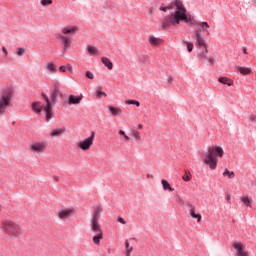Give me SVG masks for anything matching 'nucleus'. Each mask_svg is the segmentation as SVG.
<instances>
[{
	"instance_id": "obj_1",
	"label": "nucleus",
	"mask_w": 256,
	"mask_h": 256,
	"mask_svg": "<svg viewBox=\"0 0 256 256\" xmlns=\"http://www.w3.org/2000/svg\"><path fill=\"white\" fill-rule=\"evenodd\" d=\"M174 5L176 7L174 12H172L162 21V27L164 29H167L168 27H177V25H179L181 21H184V23H189L190 25H196L197 27H200L202 31L207 33V35H210L209 23L197 22V20H195V17L191 16V14H187V8H185L183 1L175 0Z\"/></svg>"
},
{
	"instance_id": "obj_2",
	"label": "nucleus",
	"mask_w": 256,
	"mask_h": 256,
	"mask_svg": "<svg viewBox=\"0 0 256 256\" xmlns=\"http://www.w3.org/2000/svg\"><path fill=\"white\" fill-rule=\"evenodd\" d=\"M225 152L223 148L220 146H212L208 149L207 153L202 156V159L210 169L215 170L217 169V157H223Z\"/></svg>"
},
{
	"instance_id": "obj_3",
	"label": "nucleus",
	"mask_w": 256,
	"mask_h": 256,
	"mask_svg": "<svg viewBox=\"0 0 256 256\" xmlns=\"http://www.w3.org/2000/svg\"><path fill=\"white\" fill-rule=\"evenodd\" d=\"M101 211H102L101 207L99 206L94 207V213L91 218L90 227L93 233H95V236L93 237L94 245H99V243H101V239H103V230H101V225H99Z\"/></svg>"
},
{
	"instance_id": "obj_4",
	"label": "nucleus",
	"mask_w": 256,
	"mask_h": 256,
	"mask_svg": "<svg viewBox=\"0 0 256 256\" xmlns=\"http://www.w3.org/2000/svg\"><path fill=\"white\" fill-rule=\"evenodd\" d=\"M42 97L46 102V105L43 106L41 105V102H34L32 103V109L33 111H35V113H41V111H45L47 121H51V119H53V107L51 104V100L49 99V96H47V94H42Z\"/></svg>"
},
{
	"instance_id": "obj_5",
	"label": "nucleus",
	"mask_w": 256,
	"mask_h": 256,
	"mask_svg": "<svg viewBox=\"0 0 256 256\" xmlns=\"http://www.w3.org/2000/svg\"><path fill=\"white\" fill-rule=\"evenodd\" d=\"M194 41H195L196 47L200 49V52L198 55L200 61H206L208 57L207 53H209V50H207V43L203 38V34H201V30H196V32L194 33Z\"/></svg>"
},
{
	"instance_id": "obj_6",
	"label": "nucleus",
	"mask_w": 256,
	"mask_h": 256,
	"mask_svg": "<svg viewBox=\"0 0 256 256\" xmlns=\"http://www.w3.org/2000/svg\"><path fill=\"white\" fill-rule=\"evenodd\" d=\"M13 98V92L10 90L4 92L0 97V115H3L7 111V107L11 105V99Z\"/></svg>"
},
{
	"instance_id": "obj_7",
	"label": "nucleus",
	"mask_w": 256,
	"mask_h": 256,
	"mask_svg": "<svg viewBox=\"0 0 256 256\" xmlns=\"http://www.w3.org/2000/svg\"><path fill=\"white\" fill-rule=\"evenodd\" d=\"M3 229L8 235H19L21 231V227H19V225L9 220L4 221Z\"/></svg>"
},
{
	"instance_id": "obj_8",
	"label": "nucleus",
	"mask_w": 256,
	"mask_h": 256,
	"mask_svg": "<svg viewBox=\"0 0 256 256\" xmlns=\"http://www.w3.org/2000/svg\"><path fill=\"white\" fill-rule=\"evenodd\" d=\"M93 141H95V132H92L90 137L81 141L78 144V147H80V149H82V151H89V149L91 148V145H93Z\"/></svg>"
},
{
	"instance_id": "obj_9",
	"label": "nucleus",
	"mask_w": 256,
	"mask_h": 256,
	"mask_svg": "<svg viewBox=\"0 0 256 256\" xmlns=\"http://www.w3.org/2000/svg\"><path fill=\"white\" fill-rule=\"evenodd\" d=\"M59 95H61V90L59 89V85L55 84L52 86L51 89L50 103L52 102L54 105L57 104V99H59Z\"/></svg>"
},
{
	"instance_id": "obj_10",
	"label": "nucleus",
	"mask_w": 256,
	"mask_h": 256,
	"mask_svg": "<svg viewBox=\"0 0 256 256\" xmlns=\"http://www.w3.org/2000/svg\"><path fill=\"white\" fill-rule=\"evenodd\" d=\"M47 148V144L45 142H35L30 145L31 151H35V153H43Z\"/></svg>"
},
{
	"instance_id": "obj_11",
	"label": "nucleus",
	"mask_w": 256,
	"mask_h": 256,
	"mask_svg": "<svg viewBox=\"0 0 256 256\" xmlns=\"http://www.w3.org/2000/svg\"><path fill=\"white\" fill-rule=\"evenodd\" d=\"M233 247L236 250L238 256H249V253H247L244 249L245 245L243 243L234 242Z\"/></svg>"
},
{
	"instance_id": "obj_12",
	"label": "nucleus",
	"mask_w": 256,
	"mask_h": 256,
	"mask_svg": "<svg viewBox=\"0 0 256 256\" xmlns=\"http://www.w3.org/2000/svg\"><path fill=\"white\" fill-rule=\"evenodd\" d=\"M59 39L61 43L64 45V51H69V49L71 48V44L73 43V40H71V37L60 35Z\"/></svg>"
},
{
	"instance_id": "obj_13",
	"label": "nucleus",
	"mask_w": 256,
	"mask_h": 256,
	"mask_svg": "<svg viewBox=\"0 0 256 256\" xmlns=\"http://www.w3.org/2000/svg\"><path fill=\"white\" fill-rule=\"evenodd\" d=\"M75 215V209H64L59 210L58 216L60 219H67L68 217H71Z\"/></svg>"
},
{
	"instance_id": "obj_14",
	"label": "nucleus",
	"mask_w": 256,
	"mask_h": 256,
	"mask_svg": "<svg viewBox=\"0 0 256 256\" xmlns=\"http://www.w3.org/2000/svg\"><path fill=\"white\" fill-rule=\"evenodd\" d=\"M63 35H75L77 33V27L75 26H68L62 29Z\"/></svg>"
},
{
	"instance_id": "obj_15",
	"label": "nucleus",
	"mask_w": 256,
	"mask_h": 256,
	"mask_svg": "<svg viewBox=\"0 0 256 256\" xmlns=\"http://www.w3.org/2000/svg\"><path fill=\"white\" fill-rule=\"evenodd\" d=\"M218 81L222 85H227L228 87H233V80L229 79L228 77H220V78H218Z\"/></svg>"
},
{
	"instance_id": "obj_16",
	"label": "nucleus",
	"mask_w": 256,
	"mask_h": 256,
	"mask_svg": "<svg viewBox=\"0 0 256 256\" xmlns=\"http://www.w3.org/2000/svg\"><path fill=\"white\" fill-rule=\"evenodd\" d=\"M81 99L82 98L79 96L70 95L68 103H69V105H79V103H81Z\"/></svg>"
},
{
	"instance_id": "obj_17",
	"label": "nucleus",
	"mask_w": 256,
	"mask_h": 256,
	"mask_svg": "<svg viewBox=\"0 0 256 256\" xmlns=\"http://www.w3.org/2000/svg\"><path fill=\"white\" fill-rule=\"evenodd\" d=\"M191 217L193 219H197L198 223H200L202 217H201V214H196V211H195V206L191 205L190 206V211H189Z\"/></svg>"
},
{
	"instance_id": "obj_18",
	"label": "nucleus",
	"mask_w": 256,
	"mask_h": 256,
	"mask_svg": "<svg viewBox=\"0 0 256 256\" xmlns=\"http://www.w3.org/2000/svg\"><path fill=\"white\" fill-rule=\"evenodd\" d=\"M65 131V128L55 129L50 132V135L51 137H61V135H64Z\"/></svg>"
},
{
	"instance_id": "obj_19",
	"label": "nucleus",
	"mask_w": 256,
	"mask_h": 256,
	"mask_svg": "<svg viewBox=\"0 0 256 256\" xmlns=\"http://www.w3.org/2000/svg\"><path fill=\"white\" fill-rule=\"evenodd\" d=\"M103 65H105V67H107V69H109L111 71V69H113V62L111 60H109V58L107 57H102L101 59Z\"/></svg>"
},
{
	"instance_id": "obj_20",
	"label": "nucleus",
	"mask_w": 256,
	"mask_h": 256,
	"mask_svg": "<svg viewBox=\"0 0 256 256\" xmlns=\"http://www.w3.org/2000/svg\"><path fill=\"white\" fill-rule=\"evenodd\" d=\"M109 111L111 115H114V117H117V115H121V113H123L120 108H115L114 106H109Z\"/></svg>"
},
{
	"instance_id": "obj_21",
	"label": "nucleus",
	"mask_w": 256,
	"mask_h": 256,
	"mask_svg": "<svg viewBox=\"0 0 256 256\" xmlns=\"http://www.w3.org/2000/svg\"><path fill=\"white\" fill-rule=\"evenodd\" d=\"M242 203L246 207H251V205H253V198H251L249 196H244V197H242Z\"/></svg>"
},
{
	"instance_id": "obj_22",
	"label": "nucleus",
	"mask_w": 256,
	"mask_h": 256,
	"mask_svg": "<svg viewBox=\"0 0 256 256\" xmlns=\"http://www.w3.org/2000/svg\"><path fill=\"white\" fill-rule=\"evenodd\" d=\"M238 71L239 73H241V75H251L252 70L249 67H238Z\"/></svg>"
},
{
	"instance_id": "obj_23",
	"label": "nucleus",
	"mask_w": 256,
	"mask_h": 256,
	"mask_svg": "<svg viewBox=\"0 0 256 256\" xmlns=\"http://www.w3.org/2000/svg\"><path fill=\"white\" fill-rule=\"evenodd\" d=\"M164 191H173V188H171V185L169 182L165 179L161 181Z\"/></svg>"
},
{
	"instance_id": "obj_24",
	"label": "nucleus",
	"mask_w": 256,
	"mask_h": 256,
	"mask_svg": "<svg viewBox=\"0 0 256 256\" xmlns=\"http://www.w3.org/2000/svg\"><path fill=\"white\" fill-rule=\"evenodd\" d=\"M149 42L154 46L157 47V45H161V39L150 37Z\"/></svg>"
},
{
	"instance_id": "obj_25",
	"label": "nucleus",
	"mask_w": 256,
	"mask_h": 256,
	"mask_svg": "<svg viewBox=\"0 0 256 256\" xmlns=\"http://www.w3.org/2000/svg\"><path fill=\"white\" fill-rule=\"evenodd\" d=\"M223 177H228V179H235V172L229 171V170H225L223 172Z\"/></svg>"
},
{
	"instance_id": "obj_26",
	"label": "nucleus",
	"mask_w": 256,
	"mask_h": 256,
	"mask_svg": "<svg viewBox=\"0 0 256 256\" xmlns=\"http://www.w3.org/2000/svg\"><path fill=\"white\" fill-rule=\"evenodd\" d=\"M125 246H126V256H131V253L133 252V247L129 245V241H125Z\"/></svg>"
},
{
	"instance_id": "obj_27",
	"label": "nucleus",
	"mask_w": 256,
	"mask_h": 256,
	"mask_svg": "<svg viewBox=\"0 0 256 256\" xmlns=\"http://www.w3.org/2000/svg\"><path fill=\"white\" fill-rule=\"evenodd\" d=\"M87 51L90 55H97L99 53V50L93 46H88Z\"/></svg>"
},
{
	"instance_id": "obj_28",
	"label": "nucleus",
	"mask_w": 256,
	"mask_h": 256,
	"mask_svg": "<svg viewBox=\"0 0 256 256\" xmlns=\"http://www.w3.org/2000/svg\"><path fill=\"white\" fill-rule=\"evenodd\" d=\"M191 172L189 170H185V174L182 176L183 181H191Z\"/></svg>"
},
{
	"instance_id": "obj_29",
	"label": "nucleus",
	"mask_w": 256,
	"mask_h": 256,
	"mask_svg": "<svg viewBox=\"0 0 256 256\" xmlns=\"http://www.w3.org/2000/svg\"><path fill=\"white\" fill-rule=\"evenodd\" d=\"M46 69H48V71H51V73L57 72V69H55V64H53V63H48L46 65Z\"/></svg>"
},
{
	"instance_id": "obj_30",
	"label": "nucleus",
	"mask_w": 256,
	"mask_h": 256,
	"mask_svg": "<svg viewBox=\"0 0 256 256\" xmlns=\"http://www.w3.org/2000/svg\"><path fill=\"white\" fill-rule=\"evenodd\" d=\"M131 133H132V136L135 137L138 141L141 140V134L139 133V131L132 129Z\"/></svg>"
},
{
	"instance_id": "obj_31",
	"label": "nucleus",
	"mask_w": 256,
	"mask_h": 256,
	"mask_svg": "<svg viewBox=\"0 0 256 256\" xmlns=\"http://www.w3.org/2000/svg\"><path fill=\"white\" fill-rule=\"evenodd\" d=\"M126 105H136V107H140L141 103H139V101L136 100H127Z\"/></svg>"
},
{
	"instance_id": "obj_32",
	"label": "nucleus",
	"mask_w": 256,
	"mask_h": 256,
	"mask_svg": "<svg viewBox=\"0 0 256 256\" xmlns=\"http://www.w3.org/2000/svg\"><path fill=\"white\" fill-rule=\"evenodd\" d=\"M40 3L43 7H47L49 5H53V0H41Z\"/></svg>"
},
{
	"instance_id": "obj_33",
	"label": "nucleus",
	"mask_w": 256,
	"mask_h": 256,
	"mask_svg": "<svg viewBox=\"0 0 256 256\" xmlns=\"http://www.w3.org/2000/svg\"><path fill=\"white\" fill-rule=\"evenodd\" d=\"M171 9H173V7H171V6H161L160 7V11H163L164 13H167V11H171Z\"/></svg>"
},
{
	"instance_id": "obj_34",
	"label": "nucleus",
	"mask_w": 256,
	"mask_h": 256,
	"mask_svg": "<svg viewBox=\"0 0 256 256\" xmlns=\"http://www.w3.org/2000/svg\"><path fill=\"white\" fill-rule=\"evenodd\" d=\"M17 55L18 57H23V55H25V49L24 48H18L17 49Z\"/></svg>"
},
{
	"instance_id": "obj_35",
	"label": "nucleus",
	"mask_w": 256,
	"mask_h": 256,
	"mask_svg": "<svg viewBox=\"0 0 256 256\" xmlns=\"http://www.w3.org/2000/svg\"><path fill=\"white\" fill-rule=\"evenodd\" d=\"M96 95L99 97V99H101V97H107V94L101 90H97Z\"/></svg>"
},
{
	"instance_id": "obj_36",
	"label": "nucleus",
	"mask_w": 256,
	"mask_h": 256,
	"mask_svg": "<svg viewBox=\"0 0 256 256\" xmlns=\"http://www.w3.org/2000/svg\"><path fill=\"white\" fill-rule=\"evenodd\" d=\"M206 61H208L209 65H215V58L213 56L207 57Z\"/></svg>"
},
{
	"instance_id": "obj_37",
	"label": "nucleus",
	"mask_w": 256,
	"mask_h": 256,
	"mask_svg": "<svg viewBox=\"0 0 256 256\" xmlns=\"http://www.w3.org/2000/svg\"><path fill=\"white\" fill-rule=\"evenodd\" d=\"M185 43L187 44L188 52L191 53L193 51V43L187 41Z\"/></svg>"
},
{
	"instance_id": "obj_38",
	"label": "nucleus",
	"mask_w": 256,
	"mask_h": 256,
	"mask_svg": "<svg viewBox=\"0 0 256 256\" xmlns=\"http://www.w3.org/2000/svg\"><path fill=\"white\" fill-rule=\"evenodd\" d=\"M86 77L88 79H95V75H93V73L91 71H87L86 72Z\"/></svg>"
},
{
	"instance_id": "obj_39",
	"label": "nucleus",
	"mask_w": 256,
	"mask_h": 256,
	"mask_svg": "<svg viewBox=\"0 0 256 256\" xmlns=\"http://www.w3.org/2000/svg\"><path fill=\"white\" fill-rule=\"evenodd\" d=\"M66 71H69V73H73V66H71V64H67Z\"/></svg>"
},
{
	"instance_id": "obj_40",
	"label": "nucleus",
	"mask_w": 256,
	"mask_h": 256,
	"mask_svg": "<svg viewBox=\"0 0 256 256\" xmlns=\"http://www.w3.org/2000/svg\"><path fill=\"white\" fill-rule=\"evenodd\" d=\"M59 71H61V73H66L67 72V66H60Z\"/></svg>"
},
{
	"instance_id": "obj_41",
	"label": "nucleus",
	"mask_w": 256,
	"mask_h": 256,
	"mask_svg": "<svg viewBox=\"0 0 256 256\" xmlns=\"http://www.w3.org/2000/svg\"><path fill=\"white\" fill-rule=\"evenodd\" d=\"M118 223H121L122 225H125L127 223V221H125V219L119 217L118 218Z\"/></svg>"
},
{
	"instance_id": "obj_42",
	"label": "nucleus",
	"mask_w": 256,
	"mask_h": 256,
	"mask_svg": "<svg viewBox=\"0 0 256 256\" xmlns=\"http://www.w3.org/2000/svg\"><path fill=\"white\" fill-rule=\"evenodd\" d=\"M2 51H3L4 55H5V57H7V55H9V53L7 52V48L2 47Z\"/></svg>"
},
{
	"instance_id": "obj_43",
	"label": "nucleus",
	"mask_w": 256,
	"mask_h": 256,
	"mask_svg": "<svg viewBox=\"0 0 256 256\" xmlns=\"http://www.w3.org/2000/svg\"><path fill=\"white\" fill-rule=\"evenodd\" d=\"M167 83H169V85H171V83H173V77H169L168 79H167Z\"/></svg>"
},
{
	"instance_id": "obj_44",
	"label": "nucleus",
	"mask_w": 256,
	"mask_h": 256,
	"mask_svg": "<svg viewBox=\"0 0 256 256\" xmlns=\"http://www.w3.org/2000/svg\"><path fill=\"white\" fill-rule=\"evenodd\" d=\"M119 135H122V137H125L127 134H125V131L120 130V131H119Z\"/></svg>"
},
{
	"instance_id": "obj_45",
	"label": "nucleus",
	"mask_w": 256,
	"mask_h": 256,
	"mask_svg": "<svg viewBox=\"0 0 256 256\" xmlns=\"http://www.w3.org/2000/svg\"><path fill=\"white\" fill-rule=\"evenodd\" d=\"M225 199H226V201H231V195H226V197H225Z\"/></svg>"
},
{
	"instance_id": "obj_46",
	"label": "nucleus",
	"mask_w": 256,
	"mask_h": 256,
	"mask_svg": "<svg viewBox=\"0 0 256 256\" xmlns=\"http://www.w3.org/2000/svg\"><path fill=\"white\" fill-rule=\"evenodd\" d=\"M250 119L252 122H255L256 121V117L253 115V116H250Z\"/></svg>"
},
{
	"instance_id": "obj_47",
	"label": "nucleus",
	"mask_w": 256,
	"mask_h": 256,
	"mask_svg": "<svg viewBox=\"0 0 256 256\" xmlns=\"http://www.w3.org/2000/svg\"><path fill=\"white\" fill-rule=\"evenodd\" d=\"M124 139L126 140V143H129V140H130V138H129V136H124Z\"/></svg>"
},
{
	"instance_id": "obj_48",
	"label": "nucleus",
	"mask_w": 256,
	"mask_h": 256,
	"mask_svg": "<svg viewBox=\"0 0 256 256\" xmlns=\"http://www.w3.org/2000/svg\"><path fill=\"white\" fill-rule=\"evenodd\" d=\"M242 51H243L244 55H247V54H248L247 48H243Z\"/></svg>"
},
{
	"instance_id": "obj_49",
	"label": "nucleus",
	"mask_w": 256,
	"mask_h": 256,
	"mask_svg": "<svg viewBox=\"0 0 256 256\" xmlns=\"http://www.w3.org/2000/svg\"><path fill=\"white\" fill-rule=\"evenodd\" d=\"M147 178L148 179H153V175L152 174H147Z\"/></svg>"
},
{
	"instance_id": "obj_50",
	"label": "nucleus",
	"mask_w": 256,
	"mask_h": 256,
	"mask_svg": "<svg viewBox=\"0 0 256 256\" xmlns=\"http://www.w3.org/2000/svg\"><path fill=\"white\" fill-rule=\"evenodd\" d=\"M138 129H143V125H142V124H139V125H138Z\"/></svg>"
},
{
	"instance_id": "obj_51",
	"label": "nucleus",
	"mask_w": 256,
	"mask_h": 256,
	"mask_svg": "<svg viewBox=\"0 0 256 256\" xmlns=\"http://www.w3.org/2000/svg\"><path fill=\"white\" fill-rule=\"evenodd\" d=\"M178 201H183V199H181V197L178 198Z\"/></svg>"
}]
</instances>
